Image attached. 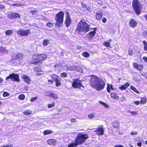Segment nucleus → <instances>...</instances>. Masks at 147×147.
I'll use <instances>...</instances> for the list:
<instances>
[{"instance_id": "f257e3e1", "label": "nucleus", "mask_w": 147, "mask_h": 147, "mask_svg": "<svg viewBox=\"0 0 147 147\" xmlns=\"http://www.w3.org/2000/svg\"><path fill=\"white\" fill-rule=\"evenodd\" d=\"M90 84L92 87L98 91L103 90L105 85V82L103 79L94 75L92 76Z\"/></svg>"}, {"instance_id": "f03ea898", "label": "nucleus", "mask_w": 147, "mask_h": 147, "mask_svg": "<svg viewBox=\"0 0 147 147\" xmlns=\"http://www.w3.org/2000/svg\"><path fill=\"white\" fill-rule=\"evenodd\" d=\"M90 26L86 22H82L81 20L78 24L76 31L79 34H81L82 32L86 33L90 30Z\"/></svg>"}, {"instance_id": "7ed1b4c3", "label": "nucleus", "mask_w": 147, "mask_h": 147, "mask_svg": "<svg viewBox=\"0 0 147 147\" xmlns=\"http://www.w3.org/2000/svg\"><path fill=\"white\" fill-rule=\"evenodd\" d=\"M64 14L62 11H60L56 14L55 20L56 21L55 25L59 27L61 26H62L64 17Z\"/></svg>"}, {"instance_id": "20e7f679", "label": "nucleus", "mask_w": 147, "mask_h": 147, "mask_svg": "<svg viewBox=\"0 0 147 147\" xmlns=\"http://www.w3.org/2000/svg\"><path fill=\"white\" fill-rule=\"evenodd\" d=\"M132 6L136 13L139 15L141 13L142 9L141 4L138 0H133Z\"/></svg>"}, {"instance_id": "39448f33", "label": "nucleus", "mask_w": 147, "mask_h": 147, "mask_svg": "<svg viewBox=\"0 0 147 147\" xmlns=\"http://www.w3.org/2000/svg\"><path fill=\"white\" fill-rule=\"evenodd\" d=\"M88 138L87 134H79L75 140V142L78 145L84 142Z\"/></svg>"}, {"instance_id": "423d86ee", "label": "nucleus", "mask_w": 147, "mask_h": 147, "mask_svg": "<svg viewBox=\"0 0 147 147\" xmlns=\"http://www.w3.org/2000/svg\"><path fill=\"white\" fill-rule=\"evenodd\" d=\"M82 84V80H80L78 78H76L74 79L72 83V86L74 88L81 89V87L84 88V87Z\"/></svg>"}, {"instance_id": "0eeeda50", "label": "nucleus", "mask_w": 147, "mask_h": 147, "mask_svg": "<svg viewBox=\"0 0 147 147\" xmlns=\"http://www.w3.org/2000/svg\"><path fill=\"white\" fill-rule=\"evenodd\" d=\"M9 79H11L13 81L19 82L20 81L19 75L17 74H10L6 78V80H8Z\"/></svg>"}, {"instance_id": "6e6552de", "label": "nucleus", "mask_w": 147, "mask_h": 147, "mask_svg": "<svg viewBox=\"0 0 147 147\" xmlns=\"http://www.w3.org/2000/svg\"><path fill=\"white\" fill-rule=\"evenodd\" d=\"M51 77L55 81L56 86L58 87L61 85V80L59 77L55 74L52 75Z\"/></svg>"}, {"instance_id": "1a4fd4ad", "label": "nucleus", "mask_w": 147, "mask_h": 147, "mask_svg": "<svg viewBox=\"0 0 147 147\" xmlns=\"http://www.w3.org/2000/svg\"><path fill=\"white\" fill-rule=\"evenodd\" d=\"M46 58V56L44 54H35L32 56L33 59L38 61H43Z\"/></svg>"}, {"instance_id": "9d476101", "label": "nucleus", "mask_w": 147, "mask_h": 147, "mask_svg": "<svg viewBox=\"0 0 147 147\" xmlns=\"http://www.w3.org/2000/svg\"><path fill=\"white\" fill-rule=\"evenodd\" d=\"M30 29L24 30L20 29L17 31V33L21 36H27L30 34Z\"/></svg>"}, {"instance_id": "9b49d317", "label": "nucleus", "mask_w": 147, "mask_h": 147, "mask_svg": "<svg viewBox=\"0 0 147 147\" xmlns=\"http://www.w3.org/2000/svg\"><path fill=\"white\" fill-rule=\"evenodd\" d=\"M65 20V22L66 26L68 27L71 24V20L70 16V14L67 11L66 12Z\"/></svg>"}, {"instance_id": "f8f14e48", "label": "nucleus", "mask_w": 147, "mask_h": 147, "mask_svg": "<svg viewBox=\"0 0 147 147\" xmlns=\"http://www.w3.org/2000/svg\"><path fill=\"white\" fill-rule=\"evenodd\" d=\"M8 17L11 20H13L17 18H20V16L17 13H10L8 14Z\"/></svg>"}, {"instance_id": "ddd939ff", "label": "nucleus", "mask_w": 147, "mask_h": 147, "mask_svg": "<svg viewBox=\"0 0 147 147\" xmlns=\"http://www.w3.org/2000/svg\"><path fill=\"white\" fill-rule=\"evenodd\" d=\"M22 58V55L21 54H17L15 57H13L11 60V62L12 63H14L15 60H16V61H20V60Z\"/></svg>"}, {"instance_id": "4468645a", "label": "nucleus", "mask_w": 147, "mask_h": 147, "mask_svg": "<svg viewBox=\"0 0 147 147\" xmlns=\"http://www.w3.org/2000/svg\"><path fill=\"white\" fill-rule=\"evenodd\" d=\"M96 133L98 135H103L104 130L102 126L97 128L95 131Z\"/></svg>"}, {"instance_id": "2eb2a0df", "label": "nucleus", "mask_w": 147, "mask_h": 147, "mask_svg": "<svg viewBox=\"0 0 147 147\" xmlns=\"http://www.w3.org/2000/svg\"><path fill=\"white\" fill-rule=\"evenodd\" d=\"M45 96L52 97L54 99H57L58 96L57 94L54 93L48 92L45 94Z\"/></svg>"}, {"instance_id": "dca6fc26", "label": "nucleus", "mask_w": 147, "mask_h": 147, "mask_svg": "<svg viewBox=\"0 0 147 147\" xmlns=\"http://www.w3.org/2000/svg\"><path fill=\"white\" fill-rule=\"evenodd\" d=\"M129 25L132 28H134L136 27L137 24V22L133 19L129 20Z\"/></svg>"}, {"instance_id": "f3484780", "label": "nucleus", "mask_w": 147, "mask_h": 147, "mask_svg": "<svg viewBox=\"0 0 147 147\" xmlns=\"http://www.w3.org/2000/svg\"><path fill=\"white\" fill-rule=\"evenodd\" d=\"M133 67L138 70L141 71L143 70V67L142 65L136 63H134L133 64Z\"/></svg>"}, {"instance_id": "a211bd4d", "label": "nucleus", "mask_w": 147, "mask_h": 147, "mask_svg": "<svg viewBox=\"0 0 147 147\" xmlns=\"http://www.w3.org/2000/svg\"><path fill=\"white\" fill-rule=\"evenodd\" d=\"M94 30L93 31L90 32L88 33L87 35V37H93L96 33V30L97 29L96 28H93Z\"/></svg>"}, {"instance_id": "6ab92c4d", "label": "nucleus", "mask_w": 147, "mask_h": 147, "mask_svg": "<svg viewBox=\"0 0 147 147\" xmlns=\"http://www.w3.org/2000/svg\"><path fill=\"white\" fill-rule=\"evenodd\" d=\"M22 78L25 82L28 84L30 83V79L29 77L25 75H24L22 76Z\"/></svg>"}, {"instance_id": "aec40b11", "label": "nucleus", "mask_w": 147, "mask_h": 147, "mask_svg": "<svg viewBox=\"0 0 147 147\" xmlns=\"http://www.w3.org/2000/svg\"><path fill=\"white\" fill-rule=\"evenodd\" d=\"M102 13L100 12L99 13L98 12H96V18L97 20H100L101 19Z\"/></svg>"}, {"instance_id": "412c9836", "label": "nucleus", "mask_w": 147, "mask_h": 147, "mask_svg": "<svg viewBox=\"0 0 147 147\" xmlns=\"http://www.w3.org/2000/svg\"><path fill=\"white\" fill-rule=\"evenodd\" d=\"M112 90H114V89L113 88V86L111 85H110L109 84H107V90L109 93H110V89Z\"/></svg>"}, {"instance_id": "4be33fe9", "label": "nucleus", "mask_w": 147, "mask_h": 147, "mask_svg": "<svg viewBox=\"0 0 147 147\" xmlns=\"http://www.w3.org/2000/svg\"><path fill=\"white\" fill-rule=\"evenodd\" d=\"M5 34L7 36L11 35L13 33V31L11 30H6L5 32Z\"/></svg>"}, {"instance_id": "5701e85b", "label": "nucleus", "mask_w": 147, "mask_h": 147, "mask_svg": "<svg viewBox=\"0 0 147 147\" xmlns=\"http://www.w3.org/2000/svg\"><path fill=\"white\" fill-rule=\"evenodd\" d=\"M74 70L77 72H80L82 73L83 72L82 69L79 66H75V68Z\"/></svg>"}, {"instance_id": "b1692460", "label": "nucleus", "mask_w": 147, "mask_h": 147, "mask_svg": "<svg viewBox=\"0 0 147 147\" xmlns=\"http://www.w3.org/2000/svg\"><path fill=\"white\" fill-rule=\"evenodd\" d=\"M47 142L49 144L53 145L56 143V141L54 139H51L48 140L47 141Z\"/></svg>"}, {"instance_id": "393cba45", "label": "nucleus", "mask_w": 147, "mask_h": 147, "mask_svg": "<svg viewBox=\"0 0 147 147\" xmlns=\"http://www.w3.org/2000/svg\"><path fill=\"white\" fill-rule=\"evenodd\" d=\"M112 125L114 128H117L119 127V123L117 121H114L112 123Z\"/></svg>"}, {"instance_id": "a878e982", "label": "nucleus", "mask_w": 147, "mask_h": 147, "mask_svg": "<svg viewBox=\"0 0 147 147\" xmlns=\"http://www.w3.org/2000/svg\"><path fill=\"white\" fill-rule=\"evenodd\" d=\"M23 113L24 115H28L31 114L32 112L31 111L28 110L24 111Z\"/></svg>"}, {"instance_id": "bb28decb", "label": "nucleus", "mask_w": 147, "mask_h": 147, "mask_svg": "<svg viewBox=\"0 0 147 147\" xmlns=\"http://www.w3.org/2000/svg\"><path fill=\"white\" fill-rule=\"evenodd\" d=\"M77 145H78L77 143L75 142H72V143H71L70 144L68 145V147H73L74 146H75Z\"/></svg>"}, {"instance_id": "cd10ccee", "label": "nucleus", "mask_w": 147, "mask_h": 147, "mask_svg": "<svg viewBox=\"0 0 147 147\" xmlns=\"http://www.w3.org/2000/svg\"><path fill=\"white\" fill-rule=\"evenodd\" d=\"M82 55L84 57H89V55L87 52H84L82 53Z\"/></svg>"}, {"instance_id": "c85d7f7f", "label": "nucleus", "mask_w": 147, "mask_h": 147, "mask_svg": "<svg viewBox=\"0 0 147 147\" xmlns=\"http://www.w3.org/2000/svg\"><path fill=\"white\" fill-rule=\"evenodd\" d=\"M127 112L131 113L133 116H134V115H137L138 114V112L137 111H131L129 110H127Z\"/></svg>"}, {"instance_id": "c756f323", "label": "nucleus", "mask_w": 147, "mask_h": 147, "mask_svg": "<svg viewBox=\"0 0 147 147\" xmlns=\"http://www.w3.org/2000/svg\"><path fill=\"white\" fill-rule=\"evenodd\" d=\"M18 98L19 99L23 100L24 99L25 96L24 94H22L19 96Z\"/></svg>"}, {"instance_id": "7c9ffc66", "label": "nucleus", "mask_w": 147, "mask_h": 147, "mask_svg": "<svg viewBox=\"0 0 147 147\" xmlns=\"http://www.w3.org/2000/svg\"><path fill=\"white\" fill-rule=\"evenodd\" d=\"M75 68V66H73L71 67H68V66H66V69L68 70H69L70 71H72L73 70H74V69Z\"/></svg>"}, {"instance_id": "2f4dec72", "label": "nucleus", "mask_w": 147, "mask_h": 147, "mask_svg": "<svg viewBox=\"0 0 147 147\" xmlns=\"http://www.w3.org/2000/svg\"><path fill=\"white\" fill-rule=\"evenodd\" d=\"M99 102L100 104H102L107 108H108L109 107V106L108 105L106 104V103L105 102H104L101 101H100Z\"/></svg>"}, {"instance_id": "473e14b6", "label": "nucleus", "mask_w": 147, "mask_h": 147, "mask_svg": "<svg viewBox=\"0 0 147 147\" xmlns=\"http://www.w3.org/2000/svg\"><path fill=\"white\" fill-rule=\"evenodd\" d=\"M53 132L51 131L47 130L45 131L44 132V135H47L50 134L52 133Z\"/></svg>"}, {"instance_id": "72a5a7b5", "label": "nucleus", "mask_w": 147, "mask_h": 147, "mask_svg": "<svg viewBox=\"0 0 147 147\" xmlns=\"http://www.w3.org/2000/svg\"><path fill=\"white\" fill-rule=\"evenodd\" d=\"M53 24L51 22H48L46 24L47 26L48 27H52L53 26Z\"/></svg>"}, {"instance_id": "f704fd0d", "label": "nucleus", "mask_w": 147, "mask_h": 147, "mask_svg": "<svg viewBox=\"0 0 147 147\" xmlns=\"http://www.w3.org/2000/svg\"><path fill=\"white\" fill-rule=\"evenodd\" d=\"M130 88L132 90L134 91L135 92L137 93H139V92L137 90L136 88L133 86H131L130 87Z\"/></svg>"}, {"instance_id": "c9c22d12", "label": "nucleus", "mask_w": 147, "mask_h": 147, "mask_svg": "<svg viewBox=\"0 0 147 147\" xmlns=\"http://www.w3.org/2000/svg\"><path fill=\"white\" fill-rule=\"evenodd\" d=\"M49 43V41L47 40H44L43 41V44L45 46H46Z\"/></svg>"}, {"instance_id": "e433bc0d", "label": "nucleus", "mask_w": 147, "mask_h": 147, "mask_svg": "<svg viewBox=\"0 0 147 147\" xmlns=\"http://www.w3.org/2000/svg\"><path fill=\"white\" fill-rule=\"evenodd\" d=\"M22 39V37H16V42L17 43L20 42Z\"/></svg>"}, {"instance_id": "4c0bfd02", "label": "nucleus", "mask_w": 147, "mask_h": 147, "mask_svg": "<svg viewBox=\"0 0 147 147\" xmlns=\"http://www.w3.org/2000/svg\"><path fill=\"white\" fill-rule=\"evenodd\" d=\"M143 43L144 44V49L145 51H147V44L145 41H144Z\"/></svg>"}, {"instance_id": "58836bf2", "label": "nucleus", "mask_w": 147, "mask_h": 147, "mask_svg": "<svg viewBox=\"0 0 147 147\" xmlns=\"http://www.w3.org/2000/svg\"><path fill=\"white\" fill-rule=\"evenodd\" d=\"M61 75L60 76L62 78H64L66 77L67 76V74L65 73H63L61 74Z\"/></svg>"}, {"instance_id": "ea45409f", "label": "nucleus", "mask_w": 147, "mask_h": 147, "mask_svg": "<svg viewBox=\"0 0 147 147\" xmlns=\"http://www.w3.org/2000/svg\"><path fill=\"white\" fill-rule=\"evenodd\" d=\"M111 96L113 98L115 99H116L118 97L117 95L115 94L111 93Z\"/></svg>"}, {"instance_id": "a19ab883", "label": "nucleus", "mask_w": 147, "mask_h": 147, "mask_svg": "<svg viewBox=\"0 0 147 147\" xmlns=\"http://www.w3.org/2000/svg\"><path fill=\"white\" fill-rule=\"evenodd\" d=\"M37 12V11L36 10H31L30 11V12L33 15H34V14L36 13Z\"/></svg>"}, {"instance_id": "79ce46f5", "label": "nucleus", "mask_w": 147, "mask_h": 147, "mask_svg": "<svg viewBox=\"0 0 147 147\" xmlns=\"http://www.w3.org/2000/svg\"><path fill=\"white\" fill-rule=\"evenodd\" d=\"M103 44L104 45L107 47H108L110 45L109 42H104L103 43Z\"/></svg>"}, {"instance_id": "37998d69", "label": "nucleus", "mask_w": 147, "mask_h": 147, "mask_svg": "<svg viewBox=\"0 0 147 147\" xmlns=\"http://www.w3.org/2000/svg\"><path fill=\"white\" fill-rule=\"evenodd\" d=\"M94 113H91L90 114L88 115V116L89 118L90 119H92L94 117Z\"/></svg>"}, {"instance_id": "c03bdc74", "label": "nucleus", "mask_w": 147, "mask_h": 147, "mask_svg": "<svg viewBox=\"0 0 147 147\" xmlns=\"http://www.w3.org/2000/svg\"><path fill=\"white\" fill-rule=\"evenodd\" d=\"M9 94L7 92H5L3 94V96L4 97H6L9 96Z\"/></svg>"}, {"instance_id": "a18cd8bd", "label": "nucleus", "mask_w": 147, "mask_h": 147, "mask_svg": "<svg viewBox=\"0 0 147 147\" xmlns=\"http://www.w3.org/2000/svg\"><path fill=\"white\" fill-rule=\"evenodd\" d=\"M126 88L125 86L124 85L123 86H121L119 87V88L121 90H124L126 89Z\"/></svg>"}, {"instance_id": "49530a36", "label": "nucleus", "mask_w": 147, "mask_h": 147, "mask_svg": "<svg viewBox=\"0 0 147 147\" xmlns=\"http://www.w3.org/2000/svg\"><path fill=\"white\" fill-rule=\"evenodd\" d=\"M38 98L37 97H32L30 99V101L32 102H33L36 100Z\"/></svg>"}, {"instance_id": "de8ad7c7", "label": "nucleus", "mask_w": 147, "mask_h": 147, "mask_svg": "<svg viewBox=\"0 0 147 147\" xmlns=\"http://www.w3.org/2000/svg\"><path fill=\"white\" fill-rule=\"evenodd\" d=\"M81 5L82 7H83L84 8H86V9L87 8V5L84 3H81Z\"/></svg>"}, {"instance_id": "09e8293b", "label": "nucleus", "mask_w": 147, "mask_h": 147, "mask_svg": "<svg viewBox=\"0 0 147 147\" xmlns=\"http://www.w3.org/2000/svg\"><path fill=\"white\" fill-rule=\"evenodd\" d=\"M5 8V6L3 5L0 4V10H3Z\"/></svg>"}, {"instance_id": "8fccbe9b", "label": "nucleus", "mask_w": 147, "mask_h": 147, "mask_svg": "<svg viewBox=\"0 0 147 147\" xmlns=\"http://www.w3.org/2000/svg\"><path fill=\"white\" fill-rule=\"evenodd\" d=\"M129 54L130 55H133V51L131 49H129L128 51Z\"/></svg>"}, {"instance_id": "3c124183", "label": "nucleus", "mask_w": 147, "mask_h": 147, "mask_svg": "<svg viewBox=\"0 0 147 147\" xmlns=\"http://www.w3.org/2000/svg\"><path fill=\"white\" fill-rule=\"evenodd\" d=\"M54 106V104L53 103L52 104H49L48 105V107L49 108H51L53 107Z\"/></svg>"}, {"instance_id": "603ef678", "label": "nucleus", "mask_w": 147, "mask_h": 147, "mask_svg": "<svg viewBox=\"0 0 147 147\" xmlns=\"http://www.w3.org/2000/svg\"><path fill=\"white\" fill-rule=\"evenodd\" d=\"M8 53V50H7L5 48V49L3 53V54H7Z\"/></svg>"}, {"instance_id": "864d4df0", "label": "nucleus", "mask_w": 147, "mask_h": 147, "mask_svg": "<svg viewBox=\"0 0 147 147\" xmlns=\"http://www.w3.org/2000/svg\"><path fill=\"white\" fill-rule=\"evenodd\" d=\"M5 47H0V52L3 53L4 50L5 49Z\"/></svg>"}, {"instance_id": "5fc2aeb1", "label": "nucleus", "mask_w": 147, "mask_h": 147, "mask_svg": "<svg viewBox=\"0 0 147 147\" xmlns=\"http://www.w3.org/2000/svg\"><path fill=\"white\" fill-rule=\"evenodd\" d=\"M140 102L142 104H144L146 103V100L145 99H143L140 100Z\"/></svg>"}, {"instance_id": "6e6d98bb", "label": "nucleus", "mask_w": 147, "mask_h": 147, "mask_svg": "<svg viewBox=\"0 0 147 147\" xmlns=\"http://www.w3.org/2000/svg\"><path fill=\"white\" fill-rule=\"evenodd\" d=\"M1 147H14L12 145H7L5 146H2Z\"/></svg>"}, {"instance_id": "4d7b16f0", "label": "nucleus", "mask_w": 147, "mask_h": 147, "mask_svg": "<svg viewBox=\"0 0 147 147\" xmlns=\"http://www.w3.org/2000/svg\"><path fill=\"white\" fill-rule=\"evenodd\" d=\"M71 122H76V119L75 118H71L70 120Z\"/></svg>"}, {"instance_id": "13d9d810", "label": "nucleus", "mask_w": 147, "mask_h": 147, "mask_svg": "<svg viewBox=\"0 0 147 147\" xmlns=\"http://www.w3.org/2000/svg\"><path fill=\"white\" fill-rule=\"evenodd\" d=\"M137 144L138 146L141 147L142 145V143L140 142H138L137 143Z\"/></svg>"}, {"instance_id": "bf43d9fd", "label": "nucleus", "mask_w": 147, "mask_h": 147, "mask_svg": "<svg viewBox=\"0 0 147 147\" xmlns=\"http://www.w3.org/2000/svg\"><path fill=\"white\" fill-rule=\"evenodd\" d=\"M60 65H59L57 64L55 65V70H56L59 67Z\"/></svg>"}, {"instance_id": "052dcab7", "label": "nucleus", "mask_w": 147, "mask_h": 147, "mask_svg": "<svg viewBox=\"0 0 147 147\" xmlns=\"http://www.w3.org/2000/svg\"><path fill=\"white\" fill-rule=\"evenodd\" d=\"M130 85V84L128 82H126L125 83V84L124 86H125L126 88L127 87L129 86Z\"/></svg>"}, {"instance_id": "680f3d73", "label": "nucleus", "mask_w": 147, "mask_h": 147, "mask_svg": "<svg viewBox=\"0 0 147 147\" xmlns=\"http://www.w3.org/2000/svg\"><path fill=\"white\" fill-rule=\"evenodd\" d=\"M137 134V132L136 131H133L131 133V135H135Z\"/></svg>"}, {"instance_id": "e2e57ef3", "label": "nucleus", "mask_w": 147, "mask_h": 147, "mask_svg": "<svg viewBox=\"0 0 147 147\" xmlns=\"http://www.w3.org/2000/svg\"><path fill=\"white\" fill-rule=\"evenodd\" d=\"M102 21L103 23H106L107 22V19L105 18H103L102 20Z\"/></svg>"}, {"instance_id": "0e129e2a", "label": "nucleus", "mask_w": 147, "mask_h": 147, "mask_svg": "<svg viewBox=\"0 0 147 147\" xmlns=\"http://www.w3.org/2000/svg\"><path fill=\"white\" fill-rule=\"evenodd\" d=\"M134 103L135 104H136L137 105H138L140 104V102L138 101H134Z\"/></svg>"}, {"instance_id": "69168bd1", "label": "nucleus", "mask_w": 147, "mask_h": 147, "mask_svg": "<svg viewBox=\"0 0 147 147\" xmlns=\"http://www.w3.org/2000/svg\"><path fill=\"white\" fill-rule=\"evenodd\" d=\"M144 36H147V30L143 32Z\"/></svg>"}, {"instance_id": "338daca9", "label": "nucleus", "mask_w": 147, "mask_h": 147, "mask_svg": "<svg viewBox=\"0 0 147 147\" xmlns=\"http://www.w3.org/2000/svg\"><path fill=\"white\" fill-rule=\"evenodd\" d=\"M143 60L146 63H147V57H143Z\"/></svg>"}, {"instance_id": "774afa93", "label": "nucleus", "mask_w": 147, "mask_h": 147, "mask_svg": "<svg viewBox=\"0 0 147 147\" xmlns=\"http://www.w3.org/2000/svg\"><path fill=\"white\" fill-rule=\"evenodd\" d=\"M114 147H124L122 145H115V146Z\"/></svg>"}]
</instances>
